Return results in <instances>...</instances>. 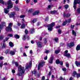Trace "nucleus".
<instances>
[{
	"label": "nucleus",
	"mask_w": 80,
	"mask_h": 80,
	"mask_svg": "<svg viewBox=\"0 0 80 80\" xmlns=\"http://www.w3.org/2000/svg\"><path fill=\"white\" fill-rule=\"evenodd\" d=\"M18 0H16L15 1V3L16 4H18Z\"/></svg>",
	"instance_id": "55"
},
{
	"label": "nucleus",
	"mask_w": 80,
	"mask_h": 80,
	"mask_svg": "<svg viewBox=\"0 0 80 80\" xmlns=\"http://www.w3.org/2000/svg\"><path fill=\"white\" fill-rule=\"evenodd\" d=\"M8 37H13V35H12V34H9L8 35Z\"/></svg>",
	"instance_id": "46"
},
{
	"label": "nucleus",
	"mask_w": 80,
	"mask_h": 80,
	"mask_svg": "<svg viewBox=\"0 0 80 80\" xmlns=\"http://www.w3.org/2000/svg\"><path fill=\"white\" fill-rule=\"evenodd\" d=\"M4 58L3 57H0V60H2Z\"/></svg>",
	"instance_id": "64"
},
{
	"label": "nucleus",
	"mask_w": 80,
	"mask_h": 80,
	"mask_svg": "<svg viewBox=\"0 0 80 80\" xmlns=\"http://www.w3.org/2000/svg\"><path fill=\"white\" fill-rule=\"evenodd\" d=\"M54 57H51V58L50 60H49V62L50 63H52V62H53V58H54Z\"/></svg>",
	"instance_id": "14"
},
{
	"label": "nucleus",
	"mask_w": 80,
	"mask_h": 80,
	"mask_svg": "<svg viewBox=\"0 0 80 80\" xmlns=\"http://www.w3.org/2000/svg\"><path fill=\"white\" fill-rule=\"evenodd\" d=\"M37 0H33V2L34 3H37Z\"/></svg>",
	"instance_id": "63"
},
{
	"label": "nucleus",
	"mask_w": 80,
	"mask_h": 80,
	"mask_svg": "<svg viewBox=\"0 0 80 80\" xmlns=\"http://www.w3.org/2000/svg\"><path fill=\"white\" fill-rule=\"evenodd\" d=\"M25 15H21L20 16V18H25Z\"/></svg>",
	"instance_id": "48"
},
{
	"label": "nucleus",
	"mask_w": 80,
	"mask_h": 80,
	"mask_svg": "<svg viewBox=\"0 0 80 80\" xmlns=\"http://www.w3.org/2000/svg\"><path fill=\"white\" fill-rule=\"evenodd\" d=\"M48 17L46 18L45 19V21H46V22H48Z\"/></svg>",
	"instance_id": "51"
},
{
	"label": "nucleus",
	"mask_w": 80,
	"mask_h": 80,
	"mask_svg": "<svg viewBox=\"0 0 80 80\" xmlns=\"http://www.w3.org/2000/svg\"><path fill=\"white\" fill-rule=\"evenodd\" d=\"M75 64H76V66L78 67H80V62H78L77 61H76L75 62Z\"/></svg>",
	"instance_id": "10"
},
{
	"label": "nucleus",
	"mask_w": 80,
	"mask_h": 80,
	"mask_svg": "<svg viewBox=\"0 0 80 80\" xmlns=\"http://www.w3.org/2000/svg\"><path fill=\"white\" fill-rule=\"evenodd\" d=\"M63 15H64V17H70V14L68 13L67 15L65 14V12H64L63 13Z\"/></svg>",
	"instance_id": "11"
},
{
	"label": "nucleus",
	"mask_w": 80,
	"mask_h": 80,
	"mask_svg": "<svg viewBox=\"0 0 80 80\" xmlns=\"http://www.w3.org/2000/svg\"><path fill=\"white\" fill-rule=\"evenodd\" d=\"M1 27H2V28H3L2 26H5V22H2V25H1Z\"/></svg>",
	"instance_id": "32"
},
{
	"label": "nucleus",
	"mask_w": 80,
	"mask_h": 80,
	"mask_svg": "<svg viewBox=\"0 0 80 80\" xmlns=\"http://www.w3.org/2000/svg\"><path fill=\"white\" fill-rule=\"evenodd\" d=\"M8 8H5L4 9L5 13H8L9 12V9L12 8L13 7V3L12 2L11 0H9L8 3Z\"/></svg>",
	"instance_id": "1"
},
{
	"label": "nucleus",
	"mask_w": 80,
	"mask_h": 80,
	"mask_svg": "<svg viewBox=\"0 0 80 80\" xmlns=\"http://www.w3.org/2000/svg\"><path fill=\"white\" fill-rule=\"evenodd\" d=\"M12 26V23H10L8 25V27H7L6 28V30L8 32H13L12 30V29L11 28V27Z\"/></svg>",
	"instance_id": "4"
},
{
	"label": "nucleus",
	"mask_w": 80,
	"mask_h": 80,
	"mask_svg": "<svg viewBox=\"0 0 80 80\" xmlns=\"http://www.w3.org/2000/svg\"><path fill=\"white\" fill-rule=\"evenodd\" d=\"M18 72L17 75L18 76H22L23 74L25 72V69L24 68L19 66L18 68Z\"/></svg>",
	"instance_id": "2"
},
{
	"label": "nucleus",
	"mask_w": 80,
	"mask_h": 80,
	"mask_svg": "<svg viewBox=\"0 0 80 80\" xmlns=\"http://www.w3.org/2000/svg\"><path fill=\"white\" fill-rule=\"evenodd\" d=\"M50 8H51V6H50V5L48 6V9L49 10L50 9Z\"/></svg>",
	"instance_id": "60"
},
{
	"label": "nucleus",
	"mask_w": 80,
	"mask_h": 80,
	"mask_svg": "<svg viewBox=\"0 0 80 80\" xmlns=\"http://www.w3.org/2000/svg\"><path fill=\"white\" fill-rule=\"evenodd\" d=\"M71 18H69V19H68V20H66V22H67V23H70V22H71Z\"/></svg>",
	"instance_id": "23"
},
{
	"label": "nucleus",
	"mask_w": 80,
	"mask_h": 80,
	"mask_svg": "<svg viewBox=\"0 0 80 80\" xmlns=\"http://www.w3.org/2000/svg\"><path fill=\"white\" fill-rule=\"evenodd\" d=\"M50 52V51L48 50H47L46 51V53H48Z\"/></svg>",
	"instance_id": "56"
},
{
	"label": "nucleus",
	"mask_w": 80,
	"mask_h": 80,
	"mask_svg": "<svg viewBox=\"0 0 80 80\" xmlns=\"http://www.w3.org/2000/svg\"><path fill=\"white\" fill-rule=\"evenodd\" d=\"M58 32L59 33H61V30L60 29L58 30Z\"/></svg>",
	"instance_id": "61"
},
{
	"label": "nucleus",
	"mask_w": 80,
	"mask_h": 80,
	"mask_svg": "<svg viewBox=\"0 0 80 80\" xmlns=\"http://www.w3.org/2000/svg\"><path fill=\"white\" fill-rule=\"evenodd\" d=\"M65 8L66 9H67V8H68V4H66V5H65Z\"/></svg>",
	"instance_id": "40"
},
{
	"label": "nucleus",
	"mask_w": 80,
	"mask_h": 80,
	"mask_svg": "<svg viewBox=\"0 0 80 80\" xmlns=\"http://www.w3.org/2000/svg\"><path fill=\"white\" fill-rule=\"evenodd\" d=\"M12 73H15V70H12Z\"/></svg>",
	"instance_id": "58"
},
{
	"label": "nucleus",
	"mask_w": 80,
	"mask_h": 80,
	"mask_svg": "<svg viewBox=\"0 0 80 80\" xmlns=\"http://www.w3.org/2000/svg\"><path fill=\"white\" fill-rule=\"evenodd\" d=\"M35 31H34V29L33 28H32L31 29V33H33Z\"/></svg>",
	"instance_id": "25"
},
{
	"label": "nucleus",
	"mask_w": 80,
	"mask_h": 80,
	"mask_svg": "<svg viewBox=\"0 0 80 80\" xmlns=\"http://www.w3.org/2000/svg\"><path fill=\"white\" fill-rule=\"evenodd\" d=\"M14 37L17 39H18V38H20V36L17 34H15L14 35Z\"/></svg>",
	"instance_id": "18"
},
{
	"label": "nucleus",
	"mask_w": 80,
	"mask_h": 80,
	"mask_svg": "<svg viewBox=\"0 0 80 80\" xmlns=\"http://www.w3.org/2000/svg\"><path fill=\"white\" fill-rule=\"evenodd\" d=\"M39 13H40V11L39 10H38L32 13V15H38Z\"/></svg>",
	"instance_id": "12"
},
{
	"label": "nucleus",
	"mask_w": 80,
	"mask_h": 80,
	"mask_svg": "<svg viewBox=\"0 0 80 80\" xmlns=\"http://www.w3.org/2000/svg\"><path fill=\"white\" fill-rule=\"evenodd\" d=\"M3 38V36H0V40H2Z\"/></svg>",
	"instance_id": "45"
},
{
	"label": "nucleus",
	"mask_w": 80,
	"mask_h": 80,
	"mask_svg": "<svg viewBox=\"0 0 80 80\" xmlns=\"http://www.w3.org/2000/svg\"><path fill=\"white\" fill-rule=\"evenodd\" d=\"M9 46L11 47H13L14 46V45H13V43L12 42H10L9 43Z\"/></svg>",
	"instance_id": "17"
},
{
	"label": "nucleus",
	"mask_w": 80,
	"mask_h": 80,
	"mask_svg": "<svg viewBox=\"0 0 80 80\" xmlns=\"http://www.w3.org/2000/svg\"><path fill=\"white\" fill-rule=\"evenodd\" d=\"M77 74V72L75 71H74L73 72V73L72 74V75L73 76V77H75V75Z\"/></svg>",
	"instance_id": "24"
},
{
	"label": "nucleus",
	"mask_w": 80,
	"mask_h": 80,
	"mask_svg": "<svg viewBox=\"0 0 80 80\" xmlns=\"http://www.w3.org/2000/svg\"><path fill=\"white\" fill-rule=\"evenodd\" d=\"M59 52H60V50H57L55 51V53L56 54H58Z\"/></svg>",
	"instance_id": "30"
},
{
	"label": "nucleus",
	"mask_w": 80,
	"mask_h": 80,
	"mask_svg": "<svg viewBox=\"0 0 80 80\" xmlns=\"http://www.w3.org/2000/svg\"><path fill=\"white\" fill-rule=\"evenodd\" d=\"M15 15V13L14 12H12L10 14H9V17L10 18H11L12 17H13L14 15Z\"/></svg>",
	"instance_id": "13"
},
{
	"label": "nucleus",
	"mask_w": 80,
	"mask_h": 80,
	"mask_svg": "<svg viewBox=\"0 0 80 80\" xmlns=\"http://www.w3.org/2000/svg\"><path fill=\"white\" fill-rule=\"evenodd\" d=\"M45 76H42V79H41V80H45Z\"/></svg>",
	"instance_id": "47"
},
{
	"label": "nucleus",
	"mask_w": 80,
	"mask_h": 80,
	"mask_svg": "<svg viewBox=\"0 0 80 80\" xmlns=\"http://www.w3.org/2000/svg\"><path fill=\"white\" fill-rule=\"evenodd\" d=\"M23 56H24V57H27V54H26V53H24L23 54Z\"/></svg>",
	"instance_id": "62"
},
{
	"label": "nucleus",
	"mask_w": 80,
	"mask_h": 80,
	"mask_svg": "<svg viewBox=\"0 0 80 80\" xmlns=\"http://www.w3.org/2000/svg\"><path fill=\"white\" fill-rule=\"evenodd\" d=\"M64 56H65V57H70V54L69 53H67V54H64Z\"/></svg>",
	"instance_id": "21"
},
{
	"label": "nucleus",
	"mask_w": 80,
	"mask_h": 80,
	"mask_svg": "<svg viewBox=\"0 0 80 80\" xmlns=\"http://www.w3.org/2000/svg\"><path fill=\"white\" fill-rule=\"evenodd\" d=\"M33 11H34V9H29L28 11V13H32V12H33Z\"/></svg>",
	"instance_id": "22"
},
{
	"label": "nucleus",
	"mask_w": 80,
	"mask_h": 80,
	"mask_svg": "<svg viewBox=\"0 0 80 80\" xmlns=\"http://www.w3.org/2000/svg\"><path fill=\"white\" fill-rule=\"evenodd\" d=\"M6 47V45H5V43H3V45L2 47V48H5V47Z\"/></svg>",
	"instance_id": "35"
},
{
	"label": "nucleus",
	"mask_w": 80,
	"mask_h": 80,
	"mask_svg": "<svg viewBox=\"0 0 80 80\" xmlns=\"http://www.w3.org/2000/svg\"><path fill=\"white\" fill-rule=\"evenodd\" d=\"M80 45H78L76 47V50L78 51V50H80Z\"/></svg>",
	"instance_id": "20"
},
{
	"label": "nucleus",
	"mask_w": 80,
	"mask_h": 80,
	"mask_svg": "<svg viewBox=\"0 0 80 80\" xmlns=\"http://www.w3.org/2000/svg\"><path fill=\"white\" fill-rule=\"evenodd\" d=\"M66 65L67 67H69V64L68 63V62L66 63Z\"/></svg>",
	"instance_id": "39"
},
{
	"label": "nucleus",
	"mask_w": 80,
	"mask_h": 80,
	"mask_svg": "<svg viewBox=\"0 0 80 80\" xmlns=\"http://www.w3.org/2000/svg\"><path fill=\"white\" fill-rule=\"evenodd\" d=\"M37 45L38 47H42V42H40V41H38L37 42Z\"/></svg>",
	"instance_id": "7"
},
{
	"label": "nucleus",
	"mask_w": 80,
	"mask_h": 80,
	"mask_svg": "<svg viewBox=\"0 0 80 80\" xmlns=\"http://www.w3.org/2000/svg\"><path fill=\"white\" fill-rule=\"evenodd\" d=\"M32 61H31L29 62V65L26 67V69H28V68H30V67H31V66H32Z\"/></svg>",
	"instance_id": "9"
},
{
	"label": "nucleus",
	"mask_w": 80,
	"mask_h": 80,
	"mask_svg": "<svg viewBox=\"0 0 80 80\" xmlns=\"http://www.w3.org/2000/svg\"><path fill=\"white\" fill-rule=\"evenodd\" d=\"M0 3H1L2 4H5V2H3V0H0Z\"/></svg>",
	"instance_id": "31"
},
{
	"label": "nucleus",
	"mask_w": 80,
	"mask_h": 80,
	"mask_svg": "<svg viewBox=\"0 0 80 80\" xmlns=\"http://www.w3.org/2000/svg\"><path fill=\"white\" fill-rule=\"evenodd\" d=\"M26 2L27 3H28L30 2V0H26Z\"/></svg>",
	"instance_id": "59"
},
{
	"label": "nucleus",
	"mask_w": 80,
	"mask_h": 80,
	"mask_svg": "<svg viewBox=\"0 0 80 80\" xmlns=\"http://www.w3.org/2000/svg\"><path fill=\"white\" fill-rule=\"evenodd\" d=\"M18 26V27L20 26L21 25V23H20V22H18V24H17Z\"/></svg>",
	"instance_id": "53"
},
{
	"label": "nucleus",
	"mask_w": 80,
	"mask_h": 80,
	"mask_svg": "<svg viewBox=\"0 0 80 80\" xmlns=\"http://www.w3.org/2000/svg\"><path fill=\"white\" fill-rule=\"evenodd\" d=\"M51 13H52V14H53V13H57V11L54 10L53 11H50Z\"/></svg>",
	"instance_id": "28"
},
{
	"label": "nucleus",
	"mask_w": 80,
	"mask_h": 80,
	"mask_svg": "<svg viewBox=\"0 0 80 80\" xmlns=\"http://www.w3.org/2000/svg\"><path fill=\"white\" fill-rule=\"evenodd\" d=\"M15 65L16 66H18V63L17 62H15Z\"/></svg>",
	"instance_id": "50"
},
{
	"label": "nucleus",
	"mask_w": 80,
	"mask_h": 80,
	"mask_svg": "<svg viewBox=\"0 0 80 80\" xmlns=\"http://www.w3.org/2000/svg\"><path fill=\"white\" fill-rule=\"evenodd\" d=\"M67 22H66V21L64 22L63 23H62V25L63 26H64V25H66V24H67Z\"/></svg>",
	"instance_id": "41"
},
{
	"label": "nucleus",
	"mask_w": 80,
	"mask_h": 80,
	"mask_svg": "<svg viewBox=\"0 0 80 80\" xmlns=\"http://www.w3.org/2000/svg\"><path fill=\"white\" fill-rule=\"evenodd\" d=\"M25 24H23L21 25V28H25Z\"/></svg>",
	"instance_id": "26"
},
{
	"label": "nucleus",
	"mask_w": 80,
	"mask_h": 80,
	"mask_svg": "<svg viewBox=\"0 0 80 80\" xmlns=\"http://www.w3.org/2000/svg\"><path fill=\"white\" fill-rule=\"evenodd\" d=\"M59 63L61 65H63V62L62 61H60Z\"/></svg>",
	"instance_id": "57"
},
{
	"label": "nucleus",
	"mask_w": 80,
	"mask_h": 80,
	"mask_svg": "<svg viewBox=\"0 0 80 80\" xmlns=\"http://www.w3.org/2000/svg\"><path fill=\"white\" fill-rule=\"evenodd\" d=\"M15 51H11L10 53L11 55H15Z\"/></svg>",
	"instance_id": "16"
},
{
	"label": "nucleus",
	"mask_w": 80,
	"mask_h": 80,
	"mask_svg": "<svg viewBox=\"0 0 80 80\" xmlns=\"http://www.w3.org/2000/svg\"><path fill=\"white\" fill-rule=\"evenodd\" d=\"M25 32L26 34H27V33H28V30H27V29H26L25 31Z\"/></svg>",
	"instance_id": "52"
},
{
	"label": "nucleus",
	"mask_w": 80,
	"mask_h": 80,
	"mask_svg": "<svg viewBox=\"0 0 80 80\" xmlns=\"http://www.w3.org/2000/svg\"><path fill=\"white\" fill-rule=\"evenodd\" d=\"M22 39L23 40H25L26 39V36H25V35H24L23 36V38H22Z\"/></svg>",
	"instance_id": "42"
},
{
	"label": "nucleus",
	"mask_w": 80,
	"mask_h": 80,
	"mask_svg": "<svg viewBox=\"0 0 80 80\" xmlns=\"http://www.w3.org/2000/svg\"><path fill=\"white\" fill-rule=\"evenodd\" d=\"M80 77V74H77V78H78Z\"/></svg>",
	"instance_id": "54"
},
{
	"label": "nucleus",
	"mask_w": 80,
	"mask_h": 80,
	"mask_svg": "<svg viewBox=\"0 0 80 80\" xmlns=\"http://www.w3.org/2000/svg\"><path fill=\"white\" fill-rule=\"evenodd\" d=\"M43 42H44V43H47V39L46 38H45L44 39V40H43Z\"/></svg>",
	"instance_id": "27"
},
{
	"label": "nucleus",
	"mask_w": 80,
	"mask_h": 80,
	"mask_svg": "<svg viewBox=\"0 0 80 80\" xmlns=\"http://www.w3.org/2000/svg\"><path fill=\"white\" fill-rule=\"evenodd\" d=\"M32 72L33 74H36V73H37V70H34L33 72Z\"/></svg>",
	"instance_id": "38"
},
{
	"label": "nucleus",
	"mask_w": 80,
	"mask_h": 80,
	"mask_svg": "<svg viewBox=\"0 0 80 80\" xmlns=\"http://www.w3.org/2000/svg\"><path fill=\"white\" fill-rule=\"evenodd\" d=\"M77 3L78 4H80V0H74L73 3V8H74V9H76V8H77L76 5H77Z\"/></svg>",
	"instance_id": "5"
},
{
	"label": "nucleus",
	"mask_w": 80,
	"mask_h": 80,
	"mask_svg": "<svg viewBox=\"0 0 80 80\" xmlns=\"http://www.w3.org/2000/svg\"><path fill=\"white\" fill-rule=\"evenodd\" d=\"M21 22L22 24H24V23H25V19L23 18L22 19Z\"/></svg>",
	"instance_id": "33"
},
{
	"label": "nucleus",
	"mask_w": 80,
	"mask_h": 80,
	"mask_svg": "<svg viewBox=\"0 0 80 80\" xmlns=\"http://www.w3.org/2000/svg\"><path fill=\"white\" fill-rule=\"evenodd\" d=\"M62 70L64 72H66V71H67V69H66V68H62Z\"/></svg>",
	"instance_id": "43"
},
{
	"label": "nucleus",
	"mask_w": 80,
	"mask_h": 80,
	"mask_svg": "<svg viewBox=\"0 0 80 80\" xmlns=\"http://www.w3.org/2000/svg\"><path fill=\"white\" fill-rule=\"evenodd\" d=\"M3 62H1L0 63V67L2 68L3 67Z\"/></svg>",
	"instance_id": "37"
},
{
	"label": "nucleus",
	"mask_w": 80,
	"mask_h": 80,
	"mask_svg": "<svg viewBox=\"0 0 80 80\" xmlns=\"http://www.w3.org/2000/svg\"><path fill=\"white\" fill-rule=\"evenodd\" d=\"M72 33L73 35H74L75 36H76V32H75L74 30H72Z\"/></svg>",
	"instance_id": "34"
},
{
	"label": "nucleus",
	"mask_w": 80,
	"mask_h": 80,
	"mask_svg": "<svg viewBox=\"0 0 80 80\" xmlns=\"http://www.w3.org/2000/svg\"><path fill=\"white\" fill-rule=\"evenodd\" d=\"M8 39H9V38H6L5 39V40H4V42H5V41H7V40H8Z\"/></svg>",
	"instance_id": "49"
},
{
	"label": "nucleus",
	"mask_w": 80,
	"mask_h": 80,
	"mask_svg": "<svg viewBox=\"0 0 80 80\" xmlns=\"http://www.w3.org/2000/svg\"><path fill=\"white\" fill-rule=\"evenodd\" d=\"M47 27H48V30L52 31V30L53 27L55 26V23L54 22H52L51 24L47 25Z\"/></svg>",
	"instance_id": "3"
},
{
	"label": "nucleus",
	"mask_w": 80,
	"mask_h": 80,
	"mask_svg": "<svg viewBox=\"0 0 80 80\" xmlns=\"http://www.w3.org/2000/svg\"><path fill=\"white\" fill-rule=\"evenodd\" d=\"M37 21V19H34L33 20L31 21V23H35V22H36Z\"/></svg>",
	"instance_id": "15"
},
{
	"label": "nucleus",
	"mask_w": 80,
	"mask_h": 80,
	"mask_svg": "<svg viewBox=\"0 0 80 80\" xmlns=\"http://www.w3.org/2000/svg\"><path fill=\"white\" fill-rule=\"evenodd\" d=\"M58 38H55V42H57V41H58Z\"/></svg>",
	"instance_id": "44"
},
{
	"label": "nucleus",
	"mask_w": 80,
	"mask_h": 80,
	"mask_svg": "<svg viewBox=\"0 0 80 80\" xmlns=\"http://www.w3.org/2000/svg\"><path fill=\"white\" fill-rule=\"evenodd\" d=\"M14 8H15V10H16V11H18V10H19V8H18V7L17 6H15Z\"/></svg>",
	"instance_id": "19"
},
{
	"label": "nucleus",
	"mask_w": 80,
	"mask_h": 80,
	"mask_svg": "<svg viewBox=\"0 0 80 80\" xmlns=\"http://www.w3.org/2000/svg\"><path fill=\"white\" fill-rule=\"evenodd\" d=\"M68 47H69L70 48H72V47L74 46V44L73 43L71 42L69 43L68 44Z\"/></svg>",
	"instance_id": "8"
},
{
	"label": "nucleus",
	"mask_w": 80,
	"mask_h": 80,
	"mask_svg": "<svg viewBox=\"0 0 80 80\" xmlns=\"http://www.w3.org/2000/svg\"><path fill=\"white\" fill-rule=\"evenodd\" d=\"M45 63L44 61H42L41 62L39 63L38 65V69L39 70L40 68V67H43V65H44V64H45Z\"/></svg>",
	"instance_id": "6"
},
{
	"label": "nucleus",
	"mask_w": 80,
	"mask_h": 80,
	"mask_svg": "<svg viewBox=\"0 0 80 80\" xmlns=\"http://www.w3.org/2000/svg\"><path fill=\"white\" fill-rule=\"evenodd\" d=\"M60 62V60H57L56 61V63L57 64H59Z\"/></svg>",
	"instance_id": "36"
},
{
	"label": "nucleus",
	"mask_w": 80,
	"mask_h": 80,
	"mask_svg": "<svg viewBox=\"0 0 80 80\" xmlns=\"http://www.w3.org/2000/svg\"><path fill=\"white\" fill-rule=\"evenodd\" d=\"M77 12L78 13H80V8H77Z\"/></svg>",
	"instance_id": "29"
}]
</instances>
